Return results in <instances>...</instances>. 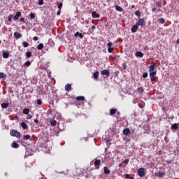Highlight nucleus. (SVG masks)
I'll return each mask as SVG.
<instances>
[{"mask_svg":"<svg viewBox=\"0 0 179 179\" xmlns=\"http://www.w3.org/2000/svg\"><path fill=\"white\" fill-rule=\"evenodd\" d=\"M11 136H16V138H20V133L17 130H12L10 132Z\"/></svg>","mask_w":179,"mask_h":179,"instance_id":"1","label":"nucleus"},{"mask_svg":"<svg viewBox=\"0 0 179 179\" xmlns=\"http://www.w3.org/2000/svg\"><path fill=\"white\" fill-rule=\"evenodd\" d=\"M137 26H141V27H145L146 26V23L145 22V20L139 19L138 22L136 23Z\"/></svg>","mask_w":179,"mask_h":179,"instance_id":"2","label":"nucleus"},{"mask_svg":"<svg viewBox=\"0 0 179 179\" xmlns=\"http://www.w3.org/2000/svg\"><path fill=\"white\" fill-rule=\"evenodd\" d=\"M138 174L139 177H145V169L140 168L138 171Z\"/></svg>","mask_w":179,"mask_h":179,"instance_id":"3","label":"nucleus"},{"mask_svg":"<svg viewBox=\"0 0 179 179\" xmlns=\"http://www.w3.org/2000/svg\"><path fill=\"white\" fill-rule=\"evenodd\" d=\"M107 45H108V52L111 53L113 52V50H114V48H112L113 47V43L111 42H109L107 43Z\"/></svg>","mask_w":179,"mask_h":179,"instance_id":"4","label":"nucleus"},{"mask_svg":"<svg viewBox=\"0 0 179 179\" xmlns=\"http://www.w3.org/2000/svg\"><path fill=\"white\" fill-rule=\"evenodd\" d=\"M92 17L94 18V19H99V17H100V15L98 14L96 11H93L92 13Z\"/></svg>","mask_w":179,"mask_h":179,"instance_id":"5","label":"nucleus"},{"mask_svg":"<svg viewBox=\"0 0 179 179\" xmlns=\"http://www.w3.org/2000/svg\"><path fill=\"white\" fill-rule=\"evenodd\" d=\"M22 16V13L20 11L17 12L14 16V20H17L19 17Z\"/></svg>","mask_w":179,"mask_h":179,"instance_id":"6","label":"nucleus"},{"mask_svg":"<svg viewBox=\"0 0 179 179\" xmlns=\"http://www.w3.org/2000/svg\"><path fill=\"white\" fill-rule=\"evenodd\" d=\"M101 75H106V76L107 78H108V76H110V71H108V70H103L101 71Z\"/></svg>","mask_w":179,"mask_h":179,"instance_id":"7","label":"nucleus"},{"mask_svg":"<svg viewBox=\"0 0 179 179\" xmlns=\"http://www.w3.org/2000/svg\"><path fill=\"white\" fill-rule=\"evenodd\" d=\"M155 68H156V63L153 62L152 64L150 66V72L155 71Z\"/></svg>","mask_w":179,"mask_h":179,"instance_id":"8","label":"nucleus"},{"mask_svg":"<svg viewBox=\"0 0 179 179\" xmlns=\"http://www.w3.org/2000/svg\"><path fill=\"white\" fill-rule=\"evenodd\" d=\"M136 31H138V26L134 25L131 28V33H136Z\"/></svg>","mask_w":179,"mask_h":179,"instance_id":"9","label":"nucleus"},{"mask_svg":"<svg viewBox=\"0 0 179 179\" xmlns=\"http://www.w3.org/2000/svg\"><path fill=\"white\" fill-rule=\"evenodd\" d=\"M71 89H72V87H71V84H67V85L65 86V90H66V92H71Z\"/></svg>","mask_w":179,"mask_h":179,"instance_id":"10","label":"nucleus"},{"mask_svg":"<svg viewBox=\"0 0 179 179\" xmlns=\"http://www.w3.org/2000/svg\"><path fill=\"white\" fill-rule=\"evenodd\" d=\"M50 123L52 127H55V125H57V121L55 120L50 119Z\"/></svg>","mask_w":179,"mask_h":179,"instance_id":"11","label":"nucleus"},{"mask_svg":"<svg viewBox=\"0 0 179 179\" xmlns=\"http://www.w3.org/2000/svg\"><path fill=\"white\" fill-rule=\"evenodd\" d=\"M75 37H80V38H83V34L79 33V32H76L74 34Z\"/></svg>","mask_w":179,"mask_h":179,"instance_id":"12","label":"nucleus"},{"mask_svg":"<svg viewBox=\"0 0 179 179\" xmlns=\"http://www.w3.org/2000/svg\"><path fill=\"white\" fill-rule=\"evenodd\" d=\"M136 57H139V58H142L143 57V53L142 52L138 51L136 53Z\"/></svg>","mask_w":179,"mask_h":179,"instance_id":"13","label":"nucleus"},{"mask_svg":"<svg viewBox=\"0 0 179 179\" xmlns=\"http://www.w3.org/2000/svg\"><path fill=\"white\" fill-rule=\"evenodd\" d=\"M129 132H131V130H129V129H124L123 130V135H128Z\"/></svg>","mask_w":179,"mask_h":179,"instance_id":"14","label":"nucleus"},{"mask_svg":"<svg viewBox=\"0 0 179 179\" xmlns=\"http://www.w3.org/2000/svg\"><path fill=\"white\" fill-rule=\"evenodd\" d=\"M14 36L15 38H20L22 37V34H19V32H15Z\"/></svg>","mask_w":179,"mask_h":179,"instance_id":"15","label":"nucleus"},{"mask_svg":"<svg viewBox=\"0 0 179 179\" xmlns=\"http://www.w3.org/2000/svg\"><path fill=\"white\" fill-rule=\"evenodd\" d=\"M103 171L105 174H110V170H108L107 166H104Z\"/></svg>","mask_w":179,"mask_h":179,"instance_id":"16","label":"nucleus"},{"mask_svg":"<svg viewBox=\"0 0 179 179\" xmlns=\"http://www.w3.org/2000/svg\"><path fill=\"white\" fill-rule=\"evenodd\" d=\"M115 9H116L117 12H122V8H121V6H115Z\"/></svg>","mask_w":179,"mask_h":179,"instance_id":"17","label":"nucleus"},{"mask_svg":"<svg viewBox=\"0 0 179 179\" xmlns=\"http://www.w3.org/2000/svg\"><path fill=\"white\" fill-rule=\"evenodd\" d=\"M99 75L100 73H99V71H96L95 73H94L93 76L94 79H98Z\"/></svg>","mask_w":179,"mask_h":179,"instance_id":"18","label":"nucleus"},{"mask_svg":"<svg viewBox=\"0 0 179 179\" xmlns=\"http://www.w3.org/2000/svg\"><path fill=\"white\" fill-rule=\"evenodd\" d=\"M76 100H78V101H83V100H85V96H77Z\"/></svg>","mask_w":179,"mask_h":179,"instance_id":"19","label":"nucleus"},{"mask_svg":"<svg viewBox=\"0 0 179 179\" xmlns=\"http://www.w3.org/2000/svg\"><path fill=\"white\" fill-rule=\"evenodd\" d=\"M21 127L23 129H27V124L25 122H21Z\"/></svg>","mask_w":179,"mask_h":179,"instance_id":"20","label":"nucleus"},{"mask_svg":"<svg viewBox=\"0 0 179 179\" xmlns=\"http://www.w3.org/2000/svg\"><path fill=\"white\" fill-rule=\"evenodd\" d=\"M178 124L175 123L171 125V129H178Z\"/></svg>","mask_w":179,"mask_h":179,"instance_id":"21","label":"nucleus"},{"mask_svg":"<svg viewBox=\"0 0 179 179\" xmlns=\"http://www.w3.org/2000/svg\"><path fill=\"white\" fill-rule=\"evenodd\" d=\"M6 75L2 72H0V79H6Z\"/></svg>","mask_w":179,"mask_h":179,"instance_id":"22","label":"nucleus"},{"mask_svg":"<svg viewBox=\"0 0 179 179\" xmlns=\"http://www.w3.org/2000/svg\"><path fill=\"white\" fill-rule=\"evenodd\" d=\"M117 113V109H110V115H114Z\"/></svg>","mask_w":179,"mask_h":179,"instance_id":"23","label":"nucleus"},{"mask_svg":"<svg viewBox=\"0 0 179 179\" xmlns=\"http://www.w3.org/2000/svg\"><path fill=\"white\" fill-rule=\"evenodd\" d=\"M3 58H9V53L6 52H3Z\"/></svg>","mask_w":179,"mask_h":179,"instance_id":"24","label":"nucleus"},{"mask_svg":"<svg viewBox=\"0 0 179 179\" xmlns=\"http://www.w3.org/2000/svg\"><path fill=\"white\" fill-rule=\"evenodd\" d=\"M23 139H24V141H29V139H30V135H29V134L24 135L23 136Z\"/></svg>","mask_w":179,"mask_h":179,"instance_id":"25","label":"nucleus"},{"mask_svg":"<svg viewBox=\"0 0 179 179\" xmlns=\"http://www.w3.org/2000/svg\"><path fill=\"white\" fill-rule=\"evenodd\" d=\"M38 50H42L43 48H44V45L43 43H40L38 46H37Z\"/></svg>","mask_w":179,"mask_h":179,"instance_id":"26","label":"nucleus"},{"mask_svg":"<svg viewBox=\"0 0 179 179\" xmlns=\"http://www.w3.org/2000/svg\"><path fill=\"white\" fill-rule=\"evenodd\" d=\"M100 163H101V161H100V159H96V160H95V162H94L95 166H99V165H100Z\"/></svg>","mask_w":179,"mask_h":179,"instance_id":"27","label":"nucleus"},{"mask_svg":"<svg viewBox=\"0 0 179 179\" xmlns=\"http://www.w3.org/2000/svg\"><path fill=\"white\" fill-rule=\"evenodd\" d=\"M22 45L24 48H27V47L29 46V43L26 42V41H24L22 43Z\"/></svg>","mask_w":179,"mask_h":179,"instance_id":"28","label":"nucleus"},{"mask_svg":"<svg viewBox=\"0 0 179 179\" xmlns=\"http://www.w3.org/2000/svg\"><path fill=\"white\" fill-rule=\"evenodd\" d=\"M31 65V62L30 61H27L24 64V66H30Z\"/></svg>","mask_w":179,"mask_h":179,"instance_id":"29","label":"nucleus"},{"mask_svg":"<svg viewBox=\"0 0 179 179\" xmlns=\"http://www.w3.org/2000/svg\"><path fill=\"white\" fill-rule=\"evenodd\" d=\"M137 92L138 93H139L140 94H141V93H143V89L142 87H138L137 89Z\"/></svg>","mask_w":179,"mask_h":179,"instance_id":"30","label":"nucleus"},{"mask_svg":"<svg viewBox=\"0 0 179 179\" xmlns=\"http://www.w3.org/2000/svg\"><path fill=\"white\" fill-rule=\"evenodd\" d=\"M8 106H9V105L6 103H1L2 108H8Z\"/></svg>","mask_w":179,"mask_h":179,"instance_id":"31","label":"nucleus"},{"mask_svg":"<svg viewBox=\"0 0 179 179\" xmlns=\"http://www.w3.org/2000/svg\"><path fill=\"white\" fill-rule=\"evenodd\" d=\"M29 113H30V110H29V108H25L23 110V114H29Z\"/></svg>","mask_w":179,"mask_h":179,"instance_id":"32","label":"nucleus"},{"mask_svg":"<svg viewBox=\"0 0 179 179\" xmlns=\"http://www.w3.org/2000/svg\"><path fill=\"white\" fill-rule=\"evenodd\" d=\"M156 75V71H150V78H153Z\"/></svg>","mask_w":179,"mask_h":179,"instance_id":"33","label":"nucleus"},{"mask_svg":"<svg viewBox=\"0 0 179 179\" xmlns=\"http://www.w3.org/2000/svg\"><path fill=\"white\" fill-rule=\"evenodd\" d=\"M26 57L27 58H30L31 57V52H29V51L27 52H26Z\"/></svg>","mask_w":179,"mask_h":179,"instance_id":"34","label":"nucleus"},{"mask_svg":"<svg viewBox=\"0 0 179 179\" xmlns=\"http://www.w3.org/2000/svg\"><path fill=\"white\" fill-rule=\"evenodd\" d=\"M158 176L159 178H162V177H164V173L162 172V171H159L158 172Z\"/></svg>","mask_w":179,"mask_h":179,"instance_id":"35","label":"nucleus"},{"mask_svg":"<svg viewBox=\"0 0 179 179\" xmlns=\"http://www.w3.org/2000/svg\"><path fill=\"white\" fill-rule=\"evenodd\" d=\"M158 22H159V23H161V24H163L164 23V19H163V18H159V19L158 20Z\"/></svg>","mask_w":179,"mask_h":179,"instance_id":"36","label":"nucleus"},{"mask_svg":"<svg viewBox=\"0 0 179 179\" xmlns=\"http://www.w3.org/2000/svg\"><path fill=\"white\" fill-rule=\"evenodd\" d=\"M13 148H14L15 149L18 148V145L16 142L13 143Z\"/></svg>","mask_w":179,"mask_h":179,"instance_id":"37","label":"nucleus"},{"mask_svg":"<svg viewBox=\"0 0 179 179\" xmlns=\"http://www.w3.org/2000/svg\"><path fill=\"white\" fill-rule=\"evenodd\" d=\"M44 4V0H38V5L41 6Z\"/></svg>","mask_w":179,"mask_h":179,"instance_id":"38","label":"nucleus"},{"mask_svg":"<svg viewBox=\"0 0 179 179\" xmlns=\"http://www.w3.org/2000/svg\"><path fill=\"white\" fill-rule=\"evenodd\" d=\"M156 6H158V7L162 6V1H157V2L156 3Z\"/></svg>","mask_w":179,"mask_h":179,"instance_id":"39","label":"nucleus"},{"mask_svg":"<svg viewBox=\"0 0 179 179\" xmlns=\"http://www.w3.org/2000/svg\"><path fill=\"white\" fill-rule=\"evenodd\" d=\"M30 17H31V19H34L36 17V15L33 13H31Z\"/></svg>","mask_w":179,"mask_h":179,"instance_id":"40","label":"nucleus"},{"mask_svg":"<svg viewBox=\"0 0 179 179\" xmlns=\"http://www.w3.org/2000/svg\"><path fill=\"white\" fill-rule=\"evenodd\" d=\"M123 163H124V164H128V163H129V159H124V160L123 161Z\"/></svg>","mask_w":179,"mask_h":179,"instance_id":"41","label":"nucleus"},{"mask_svg":"<svg viewBox=\"0 0 179 179\" xmlns=\"http://www.w3.org/2000/svg\"><path fill=\"white\" fill-rule=\"evenodd\" d=\"M143 78L144 79H146V78H148V73H144L143 74Z\"/></svg>","mask_w":179,"mask_h":179,"instance_id":"42","label":"nucleus"},{"mask_svg":"<svg viewBox=\"0 0 179 179\" xmlns=\"http://www.w3.org/2000/svg\"><path fill=\"white\" fill-rule=\"evenodd\" d=\"M37 104H38V106H41L42 102H41V101L40 99L37 100Z\"/></svg>","mask_w":179,"mask_h":179,"instance_id":"43","label":"nucleus"},{"mask_svg":"<svg viewBox=\"0 0 179 179\" xmlns=\"http://www.w3.org/2000/svg\"><path fill=\"white\" fill-rule=\"evenodd\" d=\"M135 15L136 16H141V13H139L138 11H136Z\"/></svg>","mask_w":179,"mask_h":179,"instance_id":"44","label":"nucleus"},{"mask_svg":"<svg viewBox=\"0 0 179 179\" xmlns=\"http://www.w3.org/2000/svg\"><path fill=\"white\" fill-rule=\"evenodd\" d=\"M62 8V3H59L58 5V9H61Z\"/></svg>","mask_w":179,"mask_h":179,"instance_id":"45","label":"nucleus"},{"mask_svg":"<svg viewBox=\"0 0 179 179\" xmlns=\"http://www.w3.org/2000/svg\"><path fill=\"white\" fill-rule=\"evenodd\" d=\"M31 115H27V120H30V119H31Z\"/></svg>","mask_w":179,"mask_h":179,"instance_id":"46","label":"nucleus"},{"mask_svg":"<svg viewBox=\"0 0 179 179\" xmlns=\"http://www.w3.org/2000/svg\"><path fill=\"white\" fill-rule=\"evenodd\" d=\"M33 39L34 41H37L38 40V37L34 36Z\"/></svg>","mask_w":179,"mask_h":179,"instance_id":"47","label":"nucleus"},{"mask_svg":"<svg viewBox=\"0 0 179 179\" xmlns=\"http://www.w3.org/2000/svg\"><path fill=\"white\" fill-rule=\"evenodd\" d=\"M122 66H123V69H127V64H122Z\"/></svg>","mask_w":179,"mask_h":179,"instance_id":"48","label":"nucleus"},{"mask_svg":"<svg viewBox=\"0 0 179 179\" xmlns=\"http://www.w3.org/2000/svg\"><path fill=\"white\" fill-rule=\"evenodd\" d=\"M34 121L36 124H38V120L34 119Z\"/></svg>","mask_w":179,"mask_h":179,"instance_id":"49","label":"nucleus"},{"mask_svg":"<svg viewBox=\"0 0 179 179\" xmlns=\"http://www.w3.org/2000/svg\"><path fill=\"white\" fill-rule=\"evenodd\" d=\"M125 177H126V178H131V177L129 176V174H126Z\"/></svg>","mask_w":179,"mask_h":179,"instance_id":"50","label":"nucleus"},{"mask_svg":"<svg viewBox=\"0 0 179 179\" xmlns=\"http://www.w3.org/2000/svg\"><path fill=\"white\" fill-rule=\"evenodd\" d=\"M57 16H59V15H61V10L57 11Z\"/></svg>","mask_w":179,"mask_h":179,"instance_id":"51","label":"nucleus"},{"mask_svg":"<svg viewBox=\"0 0 179 179\" xmlns=\"http://www.w3.org/2000/svg\"><path fill=\"white\" fill-rule=\"evenodd\" d=\"M20 22H24V18H23V17L20 18Z\"/></svg>","mask_w":179,"mask_h":179,"instance_id":"52","label":"nucleus"},{"mask_svg":"<svg viewBox=\"0 0 179 179\" xmlns=\"http://www.w3.org/2000/svg\"><path fill=\"white\" fill-rule=\"evenodd\" d=\"M91 29H92V30H94V29H96V26H94V25L92 26Z\"/></svg>","mask_w":179,"mask_h":179,"instance_id":"53","label":"nucleus"},{"mask_svg":"<svg viewBox=\"0 0 179 179\" xmlns=\"http://www.w3.org/2000/svg\"><path fill=\"white\" fill-rule=\"evenodd\" d=\"M152 12H156V8H153L152 9Z\"/></svg>","mask_w":179,"mask_h":179,"instance_id":"54","label":"nucleus"},{"mask_svg":"<svg viewBox=\"0 0 179 179\" xmlns=\"http://www.w3.org/2000/svg\"><path fill=\"white\" fill-rule=\"evenodd\" d=\"M86 24H89V21L87 20H85Z\"/></svg>","mask_w":179,"mask_h":179,"instance_id":"55","label":"nucleus"},{"mask_svg":"<svg viewBox=\"0 0 179 179\" xmlns=\"http://www.w3.org/2000/svg\"><path fill=\"white\" fill-rule=\"evenodd\" d=\"M8 22H12V19L10 17H8Z\"/></svg>","mask_w":179,"mask_h":179,"instance_id":"56","label":"nucleus"},{"mask_svg":"<svg viewBox=\"0 0 179 179\" xmlns=\"http://www.w3.org/2000/svg\"><path fill=\"white\" fill-rule=\"evenodd\" d=\"M119 167H122V163L119 164Z\"/></svg>","mask_w":179,"mask_h":179,"instance_id":"57","label":"nucleus"},{"mask_svg":"<svg viewBox=\"0 0 179 179\" xmlns=\"http://www.w3.org/2000/svg\"><path fill=\"white\" fill-rule=\"evenodd\" d=\"M176 43H177L178 44H179V39H178V40L176 41Z\"/></svg>","mask_w":179,"mask_h":179,"instance_id":"58","label":"nucleus"},{"mask_svg":"<svg viewBox=\"0 0 179 179\" xmlns=\"http://www.w3.org/2000/svg\"><path fill=\"white\" fill-rule=\"evenodd\" d=\"M135 8V6H131V9H134Z\"/></svg>","mask_w":179,"mask_h":179,"instance_id":"59","label":"nucleus"},{"mask_svg":"<svg viewBox=\"0 0 179 179\" xmlns=\"http://www.w3.org/2000/svg\"><path fill=\"white\" fill-rule=\"evenodd\" d=\"M48 77H49V78H51V75H50V74H48Z\"/></svg>","mask_w":179,"mask_h":179,"instance_id":"60","label":"nucleus"},{"mask_svg":"<svg viewBox=\"0 0 179 179\" xmlns=\"http://www.w3.org/2000/svg\"><path fill=\"white\" fill-rule=\"evenodd\" d=\"M130 178V179H134V178H132V177H131V178Z\"/></svg>","mask_w":179,"mask_h":179,"instance_id":"61","label":"nucleus"},{"mask_svg":"<svg viewBox=\"0 0 179 179\" xmlns=\"http://www.w3.org/2000/svg\"><path fill=\"white\" fill-rule=\"evenodd\" d=\"M1 40H0V44H1Z\"/></svg>","mask_w":179,"mask_h":179,"instance_id":"62","label":"nucleus"},{"mask_svg":"<svg viewBox=\"0 0 179 179\" xmlns=\"http://www.w3.org/2000/svg\"><path fill=\"white\" fill-rule=\"evenodd\" d=\"M1 1H4V0H1Z\"/></svg>","mask_w":179,"mask_h":179,"instance_id":"63","label":"nucleus"}]
</instances>
